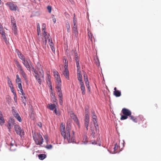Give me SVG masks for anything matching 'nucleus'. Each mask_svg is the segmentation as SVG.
Segmentation results:
<instances>
[{
    "label": "nucleus",
    "mask_w": 161,
    "mask_h": 161,
    "mask_svg": "<svg viewBox=\"0 0 161 161\" xmlns=\"http://www.w3.org/2000/svg\"><path fill=\"white\" fill-rule=\"evenodd\" d=\"M85 119H89V112L85 113Z\"/></svg>",
    "instance_id": "obj_43"
},
{
    "label": "nucleus",
    "mask_w": 161,
    "mask_h": 161,
    "mask_svg": "<svg viewBox=\"0 0 161 161\" xmlns=\"http://www.w3.org/2000/svg\"><path fill=\"white\" fill-rule=\"evenodd\" d=\"M91 114H92V120L93 122V123L96 129V130H97V127H98V125L97 124V116L96 115L95 111L94 110H92Z\"/></svg>",
    "instance_id": "obj_5"
},
{
    "label": "nucleus",
    "mask_w": 161,
    "mask_h": 161,
    "mask_svg": "<svg viewBox=\"0 0 161 161\" xmlns=\"http://www.w3.org/2000/svg\"><path fill=\"white\" fill-rule=\"evenodd\" d=\"M22 102L24 104V106H25L26 105V99H22Z\"/></svg>",
    "instance_id": "obj_58"
},
{
    "label": "nucleus",
    "mask_w": 161,
    "mask_h": 161,
    "mask_svg": "<svg viewBox=\"0 0 161 161\" xmlns=\"http://www.w3.org/2000/svg\"><path fill=\"white\" fill-rule=\"evenodd\" d=\"M35 77H36V79L37 80L38 82L40 85H41L42 84V81L41 79L40 78L39 74L38 75H35Z\"/></svg>",
    "instance_id": "obj_22"
},
{
    "label": "nucleus",
    "mask_w": 161,
    "mask_h": 161,
    "mask_svg": "<svg viewBox=\"0 0 161 161\" xmlns=\"http://www.w3.org/2000/svg\"><path fill=\"white\" fill-rule=\"evenodd\" d=\"M7 79H8V83L9 85H10V84H12V81H11L10 79L8 77H7Z\"/></svg>",
    "instance_id": "obj_51"
},
{
    "label": "nucleus",
    "mask_w": 161,
    "mask_h": 161,
    "mask_svg": "<svg viewBox=\"0 0 161 161\" xmlns=\"http://www.w3.org/2000/svg\"><path fill=\"white\" fill-rule=\"evenodd\" d=\"M16 83L22 82L21 80L18 75H16Z\"/></svg>",
    "instance_id": "obj_30"
},
{
    "label": "nucleus",
    "mask_w": 161,
    "mask_h": 161,
    "mask_svg": "<svg viewBox=\"0 0 161 161\" xmlns=\"http://www.w3.org/2000/svg\"><path fill=\"white\" fill-rule=\"evenodd\" d=\"M9 86L10 87V89L14 88L13 84H10V85H9Z\"/></svg>",
    "instance_id": "obj_62"
},
{
    "label": "nucleus",
    "mask_w": 161,
    "mask_h": 161,
    "mask_svg": "<svg viewBox=\"0 0 161 161\" xmlns=\"http://www.w3.org/2000/svg\"><path fill=\"white\" fill-rule=\"evenodd\" d=\"M47 8L49 13H51L52 11V7L48 5L47 7Z\"/></svg>",
    "instance_id": "obj_44"
},
{
    "label": "nucleus",
    "mask_w": 161,
    "mask_h": 161,
    "mask_svg": "<svg viewBox=\"0 0 161 161\" xmlns=\"http://www.w3.org/2000/svg\"><path fill=\"white\" fill-rule=\"evenodd\" d=\"M73 23H74V26L73 28V30L74 31L75 33H77L78 32L77 31V27L75 26V23L74 19L73 20Z\"/></svg>",
    "instance_id": "obj_36"
},
{
    "label": "nucleus",
    "mask_w": 161,
    "mask_h": 161,
    "mask_svg": "<svg viewBox=\"0 0 161 161\" xmlns=\"http://www.w3.org/2000/svg\"><path fill=\"white\" fill-rule=\"evenodd\" d=\"M76 67L77 68V69H80V64L79 61H76Z\"/></svg>",
    "instance_id": "obj_47"
},
{
    "label": "nucleus",
    "mask_w": 161,
    "mask_h": 161,
    "mask_svg": "<svg viewBox=\"0 0 161 161\" xmlns=\"http://www.w3.org/2000/svg\"><path fill=\"white\" fill-rule=\"evenodd\" d=\"M80 89L82 91V93L83 95H84L85 94V87H80Z\"/></svg>",
    "instance_id": "obj_39"
},
{
    "label": "nucleus",
    "mask_w": 161,
    "mask_h": 161,
    "mask_svg": "<svg viewBox=\"0 0 161 161\" xmlns=\"http://www.w3.org/2000/svg\"><path fill=\"white\" fill-rule=\"evenodd\" d=\"M85 82V84L86 86H89V82L88 81V79H86L85 80H84Z\"/></svg>",
    "instance_id": "obj_46"
},
{
    "label": "nucleus",
    "mask_w": 161,
    "mask_h": 161,
    "mask_svg": "<svg viewBox=\"0 0 161 161\" xmlns=\"http://www.w3.org/2000/svg\"><path fill=\"white\" fill-rule=\"evenodd\" d=\"M53 74L56 83L59 84L60 83H61V81L59 73L56 70L53 69Z\"/></svg>",
    "instance_id": "obj_6"
},
{
    "label": "nucleus",
    "mask_w": 161,
    "mask_h": 161,
    "mask_svg": "<svg viewBox=\"0 0 161 161\" xmlns=\"http://www.w3.org/2000/svg\"><path fill=\"white\" fill-rule=\"evenodd\" d=\"M33 136L36 145H41L42 144L43 142V139L40 133L34 134Z\"/></svg>",
    "instance_id": "obj_3"
},
{
    "label": "nucleus",
    "mask_w": 161,
    "mask_h": 161,
    "mask_svg": "<svg viewBox=\"0 0 161 161\" xmlns=\"http://www.w3.org/2000/svg\"><path fill=\"white\" fill-rule=\"evenodd\" d=\"M36 68L37 69L39 73L41 74L42 78L44 77V71L41 67V64L39 63H37L36 66Z\"/></svg>",
    "instance_id": "obj_10"
},
{
    "label": "nucleus",
    "mask_w": 161,
    "mask_h": 161,
    "mask_svg": "<svg viewBox=\"0 0 161 161\" xmlns=\"http://www.w3.org/2000/svg\"><path fill=\"white\" fill-rule=\"evenodd\" d=\"M13 114L15 118L19 122H21L22 119L21 117L19 116L18 113H17L16 112H14Z\"/></svg>",
    "instance_id": "obj_20"
},
{
    "label": "nucleus",
    "mask_w": 161,
    "mask_h": 161,
    "mask_svg": "<svg viewBox=\"0 0 161 161\" xmlns=\"http://www.w3.org/2000/svg\"><path fill=\"white\" fill-rule=\"evenodd\" d=\"M11 23L13 25H16L15 20L14 18H11Z\"/></svg>",
    "instance_id": "obj_42"
},
{
    "label": "nucleus",
    "mask_w": 161,
    "mask_h": 161,
    "mask_svg": "<svg viewBox=\"0 0 161 161\" xmlns=\"http://www.w3.org/2000/svg\"><path fill=\"white\" fill-rule=\"evenodd\" d=\"M4 31L3 30V26L0 23V33H3Z\"/></svg>",
    "instance_id": "obj_45"
},
{
    "label": "nucleus",
    "mask_w": 161,
    "mask_h": 161,
    "mask_svg": "<svg viewBox=\"0 0 161 161\" xmlns=\"http://www.w3.org/2000/svg\"><path fill=\"white\" fill-rule=\"evenodd\" d=\"M14 128L17 134L21 136L24 135V131L21 128L19 125H14Z\"/></svg>",
    "instance_id": "obj_7"
},
{
    "label": "nucleus",
    "mask_w": 161,
    "mask_h": 161,
    "mask_svg": "<svg viewBox=\"0 0 161 161\" xmlns=\"http://www.w3.org/2000/svg\"><path fill=\"white\" fill-rule=\"evenodd\" d=\"M32 71L35 73V75H38L37 71L33 67H32Z\"/></svg>",
    "instance_id": "obj_49"
},
{
    "label": "nucleus",
    "mask_w": 161,
    "mask_h": 161,
    "mask_svg": "<svg viewBox=\"0 0 161 161\" xmlns=\"http://www.w3.org/2000/svg\"><path fill=\"white\" fill-rule=\"evenodd\" d=\"M128 116L125 115H122L121 116V117L120 118V120H123L125 119H127L128 118Z\"/></svg>",
    "instance_id": "obj_40"
},
{
    "label": "nucleus",
    "mask_w": 161,
    "mask_h": 161,
    "mask_svg": "<svg viewBox=\"0 0 161 161\" xmlns=\"http://www.w3.org/2000/svg\"><path fill=\"white\" fill-rule=\"evenodd\" d=\"M17 84L18 87L20 91V92H23V89H22V86L21 85V82L17 83Z\"/></svg>",
    "instance_id": "obj_28"
},
{
    "label": "nucleus",
    "mask_w": 161,
    "mask_h": 161,
    "mask_svg": "<svg viewBox=\"0 0 161 161\" xmlns=\"http://www.w3.org/2000/svg\"><path fill=\"white\" fill-rule=\"evenodd\" d=\"M16 51L18 57L22 61L25 59L24 55L19 50H16Z\"/></svg>",
    "instance_id": "obj_19"
},
{
    "label": "nucleus",
    "mask_w": 161,
    "mask_h": 161,
    "mask_svg": "<svg viewBox=\"0 0 161 161\" xmlns=\"http://www.w3.org/2000/svg\"><path fill=\"white\" fill-rule=\"evenodd\" d=\"M8 125L7 126L9 131H10L11 129L13 127L14 124V119L10 118L8 122Z\"/></svg>",
    "instance_id": "obj_11"
},
{
    "label": "nucleus",
    "mask_w": 161,
    "mask_h": 161,
    "mask_svg": "<svg viewBox=\"0 0 161 161\" xmlns=\"http://www.w3.org/2000/svg\"><path fill=\"white\" fill-rule=\"evenodd\" d=\"M54 112L57 115H59V113L58 112V111H57V109H56V108H55L54 109Z\"/></svg>",
    "instance_id": "obj_56"
},
{
    "label": "nucleus",
    "mask_w": 161,
    "mask_h": 161,
    "mask_svg": "<svg viewBox=\"0 0 161 161\" xmlns=\"http://www.w3.org/2000/svg\"><path fill=\"white\" fill-rule=\"evenodd\" d=\"M62 99H61V100H59V103L61 105H62Z\"/></svg>",
    "instance_id": "obj_64"
},
{
    "label": "nucleus",
    "mask_w": 161,
    "mask_h": 161,
    "mask_svg": "<svg viewBox=\"0 0 161 161\" xmlns=\"http://www.w3.org/2000/svg\"><path fill=\"white\" fill-rule=\"evenodd\" d=\"M85 113H88L89 112V107L88 106H86L85 107Z\"/></svg>",
    "instance_id": "obj_53"
},
{
    "label": "nucleus",
    "mask_w": 161,
    "mask_h": 161,
    "mask_svg": "<svg viewBox=\"0 0 161 161\" xmlns=\"http://www.w3.org/2000/svg\"><path fill=\"white\" fill-rule=\"evenodd\" d=\"M56 84L57 85V86L56 87V88L57 92L61 91V83H60L59 84L58 83H56Z\"/></svg>",
    "instance_id": "obj_23"
},
{
    "label": "nucleus",
    "mask_w": 161,
    "mask_h": 161,
    "mask_svg": "<svg viewBox=\"0 0 161 161\" xmlns=\"http://www.w3.org/2000/svg\"><path fill=\"white\" fill-rule=\"evenodd\" d=\"M31 61L29 58H27L22 61V64L27 69V70L30 72L31 70Z\"/></svg>",
    "instance_id": "obj_4"
},
{
    "label": "nucleus",
    "mask_w": 161,
    "mask_h": 161,
    "mask_svg": "<svg viewBox=\"0 0 161 161\" xmlns=\"http://www.w3.org/2000/svg\"><path fill=\"white\" fill-rule=\"evenodd\" d=\"M84 77V80H85L86 79H88L87 75L86 74V73L85 72L84 73L83 75Z\"/></svg>",
    "instance_id": "obj_52"
},
{
    "label": "nucleus",
    "mask_w": 161,
    "mask_h": 161,
    "mask_svg": "<svg viewBox=\"0 0 161 161\" xmlns=\"http://www.w3.org/2000/svg\"><path fill=\"white\" fill-rule=\"evenodd\" d=\"M0 34L2 35L3 39L6 44H8L9 43V42L6 38L5 35V33L4 31L3 32V33H1Z\"/></svg>",
    "instance_id": "obj_18"
},
{
    "label": "nucleus",
    "mask_w": 161,
    "mask_h": 161,
    "mask_svg": "<svg viewBox=\"0 0 161 161\" xmlns=\"http://www.w3.org/2000/svg\"><path fill=\"white\" fill-rule=\"evenodd\" d=\"M20 92L21 93L19 92V93L20 94H21L22 95V96L21 97L22 98V99H26V97L25 96V93L24 92V91H23V92Z\"/></svg>",
    "instance_id": "obj_41"
},
{
    "label": "nucleus",
    "mask_w": 161,
    "mask_h": 161,
    "mask_svg": "<svg viewBox=\"0 0 161 161\" xmlns=\"http://www.w3.org/2000/svg\"><path fill=\"white\" fill-rule=\"evenodd\" d=\"M72 55L74 56V58L75 60V62L79 61V56L78 54L77 53L75 50H72L71 52Z\"/></svg>",
    "instance_id": "obj_17"
},
{
    "label": "nucleus",
    "mask_w": 161,
    "mask_h": 161,
    "mask_svg": "<svg viewBox=\"0 0 161 161\" xmlns=\"http://www.w3.org/2000/svg\"><path fill=\"white\" fill-rule=\"evenodd\" d=\"M57 94L59 97V100H61L63 99L62 93L61 91L57 92Z\"/></svg>",
    "instance_id": "obj_31"
},
{
    "label": "nucleus",
    "mask_w": 161,
    "mask_h": 161,
    "mask_svg": "<svg viewBox=\"0 0 161 161\" xmlns=\"http://www.w3.org/2000/svg\"><path fill=\"white\" fill-rule=\"evenodd\" d=\"M65 64L64 66V69L63 71V74L66 78L68 80H69V71L68 68V63H66V60H65Z\"/></svg>",
    "instance_id": "obj_9"
},
{
    "label": "nucleus",
    "mask_w": 161,
    "mask_h": 161,
    "mask_svg": "<svg viewBox=\"0 0 161 161\" xmlns=\"http://www.w3.org/2000/svg\"><path fill=\"white\" fill-rule=\"evenodd\" d=\"M38 157L40 160H42L46 157V155L44 154H41L38 155Z\"/></svg>",
    "instance_id": "obj_25"
},
{
    "label": "nucleus",
    "mask_w": 161,
    "mask_h": 161,
    "mask_svg": "<svg viewBox=\"0 0 161 161\" xmlns=\"http://www.w3.org/2000/svg\"><path fill=\"white\" fill-rule=\"evenodd\" d=\"M114 94L116 97H119L121 95V93L120 91H114Z\"/></svg>",
    "instance_id": "obj_26"
},
{
    "label": "nucleus",
    "mask_w": 161,
    "mask_h": 161,
    "mask_svg": "<svg viewBox=\"0 0 161 161\" xmlns=\"http://www.w3.org/2000/svg\"><path fill=\"white\" fill-rule=\"evenodd\" d=\"M5 120L2 112L0 111V125L2 126L5 123Z\"/></svg>",
    "instance_id": "obj_16"
},
{
    "label": "nucleus",
    "mask_w": 161,
    "mask_h": 161,
    "mask_svg": "<svg viewBox=\"0 0 161 161\" xmlns=\"http://www.w3.org/2000/svg\"><path fill=\"white\" fill-rule=\"evenodd\" d=\"M88 88V90L89 93L91 92V88L90 86H86Z\"/></svg>",
    "instance_id": "obj_60"
},
{
    "label": "nucleus",
    "mask_w": 161,
    "mask_h": 161,
    "mask_svg": "<svg viewBox=\"0 0 161 161\" xmlns=\"http://www.w3.org/2000/svg\"><path fill=\"white\" fill-rule=\"evenodd\" d=\"M77 76L78 80L79 81H83L82 76L81 74H77Z\"/></svg>",
    "instance_id": "obj_37"
},
{
    "label": "nucleus",
    "mask_w": 161,
    "mask_h": 161,
    "mask_svg": "<svg viewBox=\"0 0 161 161\" xmlns=\"http://www.w3.org/2000/svg\"><path fill=\"white\" fill-rule=\"evenodd\" d=\"M52 145L50 144V145H47L46 146V148L48 149H51L52 148Z\"/></svg>",
    "instance_id": "obj_48"
},
{
    "label": "nucleus",
    "mask_w": 161,
    "mask_h": 161,
    "mask_svg": "<svg viewBox=\"0 0 161 161\" xmlns=\"http://www.w3.org/2000/svg\"><path fill=\"white\" fill-rule=\"evenodd\" d=\"M53 22L55 23H56V19L55 18H53Z\"/></svg>",
    "instance_id": "obj_63"
},
{
    "label": "nucleus",
    "mask_w": 161,
    "mask_h": 161,
    "mask_svg": "<svg viewBox=\"0 0 161 161\" xmlns=\"http://www.w3.org/2000/svg\"><path fill=\"white\" fill-rule=\"evenodd\" d=\"M66 129V133L63 132L62 136L69 143L74 142L75 140L74 131L72 130L71 134L70 133L71 127L69 125L67 126Z\"/></svg>",
    "instance_id": "obj_1"
},
{
    "label": "nucleus",
    "mask_w": 161,
    "mask_h": 161,
    "mask_svg": "<svg viewBox=\"0 0 161 161\" xmlns=\"http://www.w3.org/2000/svg\"><path fill=\"white\" fill-rule=\"evenodd\" d=\"M122 112L123 115H126L128 116H129L131 115V111L129 109L126 108H123L122 110Z\"/></svg>",
    "instance_id": "obj_13"
},
{
    "label": "nucleus",
    "mask_w": 161,
    "mask_h": 161,
    "mask_svg": "<svg viewBox=\"0 0 161 161\" xmlns=\"http://www.w3.org/2000/svg\"><path fill=\"white\" fill-rule=\"evenodd\" d=\"M47 84L49 85L52 84L51 82V81L50 76L49 75H48L47 78Z\"/></svg>",
    "instance_id": "obj_35"
},
{
    "label": "nucleus",
    "mask_w": 161,
    "mask_h": 161,
    "mask_svg": "<svg viewBox=\"0 0 161 161\" xmlns=\"http://www.w3.org/2000/svg\"><path fill=\"white\" fill-rule=\"evenodd\" d=\"M80 84L81 86L80 87H83L84 86V85L83 81H80Z\"/></svg>",
    "instance_id": "obj_57"
},
{
    "label": "nucleus",
    "mask_w": 161,
    "mask_h": 161,
    "mask_svg": "<svg viewBox=\"0 0 161 161\" xmlns=\"http://www.w3.org/2000/svg\"><path fill=\"white\" fill-rule=\"evenodd\" d=\"M47 39L48 41V43L51 48L52 51L53 52H55V48L54 47V44L52 41V40L51 39V37L50 35H48L47 36Z\"/></svg>",
    "instance_id": "obj_12"
},
{
    "label": "nucleus",
    "mask_w": 161,
    "mask_h": 161,
    "mask_svg": "<svg viewBox=\"0 0 161 161\" xmlns=\"http://www.w3.org/2000/svg\"><path fill=\"white\" fill-rule=\"evenodd\" d=\"M65 27L68 32H70V26L69 23L68 21L65 22Z\"/></svg>",
    "instance_id": "obj_21"
},
{
    "label": "nucleus",
    "mask_w": 161,
    "mask_h": 161,
    "mask_svg": "<svg viewBox=\"0 0 161 161\" xmlns=\"http://www.w3.org/2000/svg\"><path fill=\"white\" fill-rule=\"evenodd\" d=\"M80 72V69H77V74H81Z\"/></svg>",
    "instance_id": "obj_61"
},
{
    "label": "nucleus",
    "mask_w": 161,
    "mask_h": 161,
    "mask_svg": "<svg viewBox=\"0 0 161 161\" xmlns=\"http://www.w3.org/2000/svg\"><path fill=\"white\" fill-rule=\"evenodd\" d=\"M16 25H13L12 26V29L14 31V33L15 35H16L17 31V28H16Z\"/></svg>",
    "instance_id": "obj_27"
},
{
    "label": "nucleus",
    "mask_w": 161,
    "mask_h": 161,
    "mask_svg": "<svg viewBox=\"0 0 161 161\" xmlns=\"http://www.w3.org/2000/svg\"><path fill=\"white\" fill-rule=\"evenodd\" d=\"M60 131L61 132V134L62 135V132H63L65 133H66V130H65V126L62 125L60 126Z\"/></svg>",
    "instance_id": "obj_33"
},
{
    "label": "nucleus",
    "mask_w": 161,
    "mask_h": 161,
    "mask_svg": "<svg viewBox=\"0 0 161 161\" xmlns=\"http://www.w3.org/2000/svg\"><path fill=\"white\" fill-rule=\"evenodd\" d=\"M130 118V119L132 120L134 122H137V119L136 117L134 116H133L130 115L129 116Z\"/></svg>",
    "instance_id": "obj_29"
},
{
    "label": "nucleus",
    "mask_w": 161,
    "mask_h": 161,
    "mask_svg": "<svg viewBox=\"0 0 161 161\" xmlns=\"http://www.w3.org/2000/svg\"><path fill=\"white\" fill-rule=\"evenodd\" d=\"M45 39V40L43 41V44L44 45H46L47 43V38H44Z\"/></svg>",
    "instance_id": "obj_59"
},
{
    "label": "nucleus",
    "mask_w": 161,
    "mask_h": 161,
    "mask_svg": "<svg viewBox=\"0 0 161 161\" xmlns=\"http://www.w3.org/2000/svg\"><path fill=\"white\" fill-rule=\"evenodd\" d=\"M43 32V34L44 36V38H47V36H48L49 34H47V32L46 31V30L42 31Z\"/></svg>",
    "instance_id": "obj_38"
},
{
    "label": "nucleus",
    "mask_w": 161,
    "mask_h": 161,
    "mask_svg": "<svg viewBox=\"0 0 161 161\" xmlns=\"http://www.w3.org/2000/svg\"><path fill=\"white\" fill-rule=\"evenodd\" d=\"M49 108L51 110L55 108L56 105L55 104H49Z\"/></svg>",
    "instance_id": "obj_32"
},
{
    "label": "nucleus",
    "mask_w": 161,
    "mask_h": 161,
    "mask_svg": "<svg viewBox=\"0 0 161 161\" xmlns=\"http://www.w3.org/2000/svg\"><path fill=\"white\" fill-rule=\"evenodd\" d=\"M37 31L38 35H39L41 32L40 25L39 23L37 25Z\"/></svg>",
    "instance_id": "obj_34"
},
{
    "label": "nucleus",
    "mask_w": 161,
    "mask_h": 161,
    "mask_svg": "<svg viewBox=\"0 0 161 161\" xmlns=\"http://www.w3.org/2000/svg\"><path fill=\"white\" fill-rule=\"evenodd\" d=\"M10 150L11 151H14L15 150L16 148V145L14 141L12 142L10 145Z\"/></svg>",
    "instance_id": "obj_15"
},
{
    "label": "nucleus",
    "mask_w": 161,
    "mask_h": 161,
    "mask_svg": "<svg viewBox=\"0 0 161 161\" xmlns=\"http://www.w3.org/2000/svg\"><path fill=\"white\" fill-rule=\"evenodd\" d=\"M6 5L8 6L12 11H16L18 8L17 5L14 2H8L6 3Z\"/></svg>",
    "instance_id": "obj_8"
},
{
    "label": "nucleus",
    "mask_w": 161,
    "mask_h": 161,
    "mask_svg": "<svg viewBox=\"0 0 161 161\" xmlns=\"http://www.w3.org/2000/svg\"><path fill=\"white\" fill-rule=\"evenodd\" d=\"M14 61L15 64L16 65L17 67H18L20 71V74L22 76L24 79V80L25 81L27 84H28V82L27 78V76L25 73L24 70L22 65L19 63V62L17 60L15 59Z\"/></svg>",
    "instance_id": "obj_2"
},
{
    "label": "nucleus",
    "mask_w": 161,
    "mask_h": 161,
    "mask_svg": "<svg viewBox=\"0 0 161 161\" xmlns=\"http://www.w3.org/2000/svg\"><path fill=\"white\" fill-rule=\"evenodd\" d=\"M14 95V101L15 103H17V98L16 94H15Z\"/></svg>",
    "instance_id": "obj_50"
},
{
    "label": "nucleus",
    "mask_w": 161,
    "mask_h": 161,
    "mask_svg": "<svg viewBox=\"0 0 161 161\" xmlns=\"http://www.w3.org/2000/svg\"><path fill=\"white\" fill-rule=\"evenodd\" d=\"M70 117L71 118L73 119L74 120L76 123L77 125L79 127L80 125V123L76 116L74 114H71Z\"/></svg>",
    "instance_id": "obj_14"
},
{
    "label": "nucleus",
    "mask_w": 161,
    "mask_h": 161,
    "mask_svg": "<svg viewBox=\"0 0 161 161\" xmlns=\"http://www.w3.org/2000/svg\"><path fill=\"white\" fill-rule=\"evenodd\" d=\"M11 90L12 92L13 93V95L16 94L14 88L11 89Z\"/></svg>",
    "instance_id": "obj_55"
},
{
    "label": "nucleus",
    "mask_w": 161,
    "mask_h": 161,
    "mask_svg": "<svg viewBox=\"0 0 161 161\" xmlns=\"http://www.w3.org/2000/svg\"><path fill=\"white\" fill-rule=\"evenodd\" d=\"M42 31L45 30L46 25L45 24H43L42 25Z\"/></svg>",
    "instance_id": "obj_54"
},
{
    "label": "nucleus",
    "mask_w": 161,
    "mask_h": 161,
    "mask_svg": "<svg viewBox=\"0 0 161 161\" xmlns=\"http://www.w3.org/2000/svg\"><path fill=\"white\" fill-rule=\"evenodd\" d=\"M89 119H85V125L86 130H88V126L89 124Z\"/></svg>",
    "instance_id": "obj_24"
}]
</instances>
